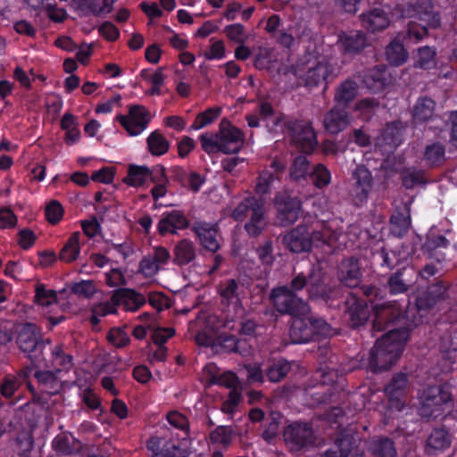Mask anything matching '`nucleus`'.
Listing matches in <instances>:
<instances>
[{"label":"nucleus","instance_id":"1","mask_svg":"<svg viewBox=\"0 0 457 457\" xmlns=\"http://www.w3.org/2000/svg\"><path fill=\"white\" fill-rule=\"evenodd\" d=\"M408 337L409 329L400 328L390 329L378 339L370 350L369 370L372 372H382L391 369L398 361Z\"/></svg>","mask_w":457,"mask_h":457},{"label":"nucleus","instance_id":"2","mask_svg":"<svg viewBox=\"0 0 457 457\" xmlns=\"http://www.w3.org/2000/svg\"><path fill=\"white\" fill-rule=\"evenodd\" d=\"M420 414L425 418H438L453 404L451 388L447 385L429 386L420 395Z\"/></svg>","mask_w":457,"mask_h":457},{"label":"nucleus","instance_id":"3","mask_svg":"<svg viewBox=\"0 0 457 457\" xmlns=\"http://www.w3.org/2000/svg\"><path fill=\"white\" fill-rule=\"evenodd\" d=\"M289 335L294 344H303L311 341L315 335H331V328L324 320L310 314L309 311L304 315L293 318Z\"/></svg>","mask_w":457,"mask_h":457},{"label":"nucleus","instance_id":"4","mask_svg":"<svg viewBox=\"0 0 457 457\" xmlns=\"http://www.w3.org/2000/svg\"><path fill=\"white\" fill-rule=\"evenodd\" d=\"M313 246L333 253L344 247L343 229L335 221L314 220L309 222Z\"/></svg>","mask_w":457,"mask_h":457},{"label":"nucleus","instance_id":"5","mask_svg":"<svg viewBox=\"0 0 457 457\" xmlns=\"http://www.w3.org/2000/svg\"><path fill=\"white\" fill-rule=\"evenodd\" d=\"M270 298L276 310L282 314H290L293 317L304 315L309 312V306L298 298L292 290L287 287L274 288Z\"/></svg>","mask_w":457,"mask_h":457},{"label":"nucleus","instance_id":"6","mask_svg":"<svg viewBox=\"0 0 457 457\" xmlns=\"http://www.w3.org/2000/svg\"><path fill=\"white\" fill-rule=\"evenodd\" d=\"M372 308L374 312L373 330L382 331L390 323L400 324L403 326V328H406L403 312L395 302H388L382 304L376 303Z\"/></svg>","mask_w":457,"mask_h":457},{"label":"nucleus","instance_id":"7","mask_svg":"<svg viewBox=\"0 0 457 457\" xmlns=\"http://www.w3.org/2000/svg\"><path fill=\"white\" fill-rule=\"evenodd\" d=\"M353 185L352 198L356 205L367 202L375 187V179L371 171L364 165H358L353 171Z\"/></svg>","mask_w":457,"mask_h":457},{"label":"nucleus","instance_id":"8","mask_svg":"<svg viewBox=\"0 0 457 457\" xmlns=\"http://www.w3.org/2000/svg\"><path fill=\"white\" fill-rule=\"evenodd\" d=\"M310 233L309 222L303 223L287 232L282 238L283 245L295 253H309L313 243Z\"/></svg>","mask_w":457,"mask_h":457},{"label":"nucleus","instance_id":"9","mask_svg":"<svg viewBox=\"0 0 457 457\" xmlns=\"http://www.w3.org/2000/svg\"><path fill=\"white\" fill-rule=\"evenodd\" d=\"M117 119L130 136H137L146 129L151 115L145 106L133 105L128 115H119Z\"/></svg>","mask_w":457,"mask_h":457},{"label":"nucleus","instance_id":"10","mask_svg":"<svg viewBox=\"0 0 457 457\" xmlns=\"http://www.w3.org/2000/svg\"><path fill=\"white\" fill-rule=\"evenodd\" d=\"M286 443L292 450H299L314 442L312 428L306 423H294L284 431Z\"/></svg>","mask_w":457,"mask_h":457},{"label":"nucleus","instance_id":"11","mask_svg":"<svg viewBox=\"0 0 457 457\" xmlns=\"http://www.w3.org/2000/svg\"><path fill=\"white\" fill-rule=\"evenodd\" d=\"M220 151L225 154L238 152L244 144V135L240 129L223 120L220 124Z\"/></svg>","mask_w":457,"mask_h":457},{"label":"nucleus","instance_id":"12","mask_svg":"<svg viewBox=\"0 0 457 457\" xmlns=\"http://www.w3.org/2000/svg\"><path fill=\"white\" fill-rule=\"evenodd\" d=\"M218 292L222 305L232 307L235 311L241 309V300L245 295L242 283L233 278L226 279L220 284Z\"/></svg>","mask_w":457,"mask_h":457},{"label":"nucleus","instance_id":"13","mask_svg":"<svg viewBox=\"0 0 457 457\" xmlns=\"http://www.w3.org/2000/svg\"><path fill=\"white\" fill-rule=\"evenodd\" d=\"M146 446L152 457H187V452L179 443L163 437H151Z\"/></svg>","mask_w":457,"mask_h":457},{"label":"nucleus","instance_id":"14","mask_svg":"<svg viewBox=\"0 0 457 457\" xmlns=\"http://www.w3.org/2000/svg\"><path fill=\"white\" fill-rule=\"evenodd\" d=\"M407 17L414 18L426 23L428 27L436 28L439 25V18L433 11L430 1H422L417 4H408L403 9Z\"/></svg>","mask_w":457,"mask_h":457},{"label":"nucleus","instance_id":"15","mask_svg":"<svg viewBox=\"0 0 457 457\" xmlns=\"http://www.w3.org/2000/svg\"><path fill=\"white\" fill-rule=\"evenodd\" d=\"M293 131V141L301 151L311 153L316 147V134L310 123H296Z\"/></svg>","mask_w":457,"mask_h":457},{"label":"nucleus","instance_id":"16","mask_svg":"<svg viewBox=\"0 0 457 457\" xmlns=\"http://www.w3.org/2000/svg\"><path fill=\"white\" fill-rule=\"evenodd\" d=\"M189 221L185 214L179 210L167 212L159 220L157 225L158 232L164 236L166 234H177L179 230L188 227Z\"/></svg>","mask_w":457,"mask_h":457},{"label":"nucleus","instance_id":"17","mask_svg":"<svg viewBox=\"0 0 457 457\" xmlns=\"http://www.w3.org/2000/svg\"><path fill=\"white\" fill-rule=\"evenodd\" d=\"M329 73V66L326 60H308L306 71L300 75L309 87L318 86L324 81Z\"/></svg>","mask_w":457,"mask_h":457},{"label":"nucleus","instance_id":"18","mask_svg":"<svg viewBox=\"0 0 457 457\" xmlns=\"http://www.w3.org/2000/svg\"><path fill=\"white\" fill-rule=\"evenodd\" d=\"M278 220L281 226L290 225L297 220L301 212V202L295 197L278 200Z\"/></svg>","mask_w":457,"mask_h":457},{"label":"nucleus","instance_id":"19","mask_svg":"<svg viewBox=\"0 0 457 457\" xmlns=\"http://www.w3.org/2000/svg\"><path fill=\"white\" fill-rule=\"evenodd\" d=\"M360 19L361 26L371 33L386 29L390 23L386 12L379 8H374L361 13Z\"/></svg>","mask_w":457,"mask_h":457},{"label":"nucleus","instance_id":"20","mask_svg":"<svg viewBox=\"0 0 457 457\" xmlns=\"http://www.w3.org/2000/svg\"><path fill=\"white\" fill-rule=\"evenodd\" d=\"M193 230L205 249L213 253L220 249V244L216 225L198 223Z\"/></svg>","mask_w":457,"mask_h":457},{"label":"nucleus","instance_id":"21","mask_svg":"<svg viewBox=\"0 0 457 457\" xmlns=\"http://www.w3.org/2000/svg\"><path fill=\"white\" fill-rule=\"evenodd\" d=\"M336 106L326 113L323 120L327 131L331 134H337L344 130L351 122L350 116L345 109Z\"/></svg>","mask_w":457,"mask_h":457},{"label":"nucleus","instance_id":"22","mask_svg":"<svg viewBox=\"0 0 457 457\" xmlns=\"http://www.w3.org/2000/svg\"><path fill=\"white\" fill-rule=\"evenodd\" d=\"M113 301L126 311L137 312L145 303V297L133 289L122 288L113 294Z\"/></svg>","mask_w":457,"mask_h":457},{"label":"nucleus","instance_id":"23","mask_svg":"<svg viewBox=\"0 0 457 457\" xmlns=\"http://www.w3.org/2000/svg\"><path fill=\"white\" fill-rule=\"evenodd\" d=\"M197 255L195 244L184 238L176 243L173 248V262L178 266H185L193 262Z\"/></svg>","mask_w":457,"mask_h":457},{"label":"nucleus","instance_id":"24","mask_svg":"<svg viewBox=\"0 0 457 457\" xmlns=\"http://www.w3.org/2000/svg\"><path fill=\"white\" fill-rule=\"evenodd\" d=\"M338 278L347 287H356L361 280L358 261L354 258L344 260L339 266Z\"/></svg>","mask_w":457,"mask_h":457},{"label":"nucleus","instance_id":"25","mask_svg":"<svg viewBox=\"0 0 457 457\" xmlns=\"http://www.w3.org/2000/svg\"><path fill=\"white\" fill-rule=\"evenodd\" d=\"M363 82L373 92H379L390 84V76L385 67L376 66L368 71Z\"/></svg>","mask_w":457,"mask_h":457},{"label":"nucleus","instance_id":"26","mask_svg":"<svg viewBox=\"0 0 457 457\" xmlns=\"http://www.w3.org/2000/svg\"><path fill=\"white\" fill-rule=\"evenodd\" d=\"M249 220L245 224V229L251 237H258L267 226L265 218V209L263 201L252 210V213L248 217Z\"/></svg>","mask_w":457,"mask_h":457},{"label":"nucleus","instance_id":"27","mask_svg":"<svg viewBox=\"0 0 457 457\" xmlns=\"http://www.w3.org/2000/svg\"><path fill=\"white\" fill-rule=\"evenodd\" d=\"M338 43L345 52L358 54L367 46L366 36L361 31H351L339 36Z\"/></svg>","mask_w":457,"mask_h":457},{"label":"nucleus","instance_id":"28","mask_svg":"<svg viewBox=\"0 0 457 457\" xmlns=\"http://www.w3.org/2000/svg\"><path fill=\"white\" fill-rule=\"evenodd\" d=\"M329 288L318 268H313L309 276V294L312 298L328 297Z\"/></svg>","mask_w":457,"mask_h":457},{"label":"nucleus","instance_id":"29","mask_svg":"<svg viewBox=\"0 0 457 457\" xmlns=\"http://www.w3.org/2000/svg\"><path fill=\"white\" fill-rule=\"evenodd\" d=\"M29 367H24L18 376H6L1 385V393L4 397H11L14 392L20 387L22 382L29 388Z\"/></svg>","mask_w":457,"mask_h":457},{"label":"nucleus","instance_id":"30","mask_svg":"<svg viewBox=\"0 0 457 457\" xmlns=\"http://www.w3.org/2000/svg\"><path fill=\"white\" fill-rule=\"evenodd\" d=\"M446 291V287L442 283H436L431 286L428 289V292L418 299V307L420 309L432 307L437 302L445 298Z\"/></svg>","mask_w":457,"mask_h":457},{"label":"nucleus","instance_id":"31","mask_svg":"<svg viewBox=\"0 0 457 457\" xmlns=\"http://www.w3.org/2000/svg\"><path fill=\"white\" fill-rule=\"evenodd\" d=\"M358 85L353 80H345L337 87L335 102L337 106L346 107L357 96Z\"/></svg>","mask_w":457,"mask_h":457},{"label":"nucleus","instance_id":"32","mask_svg":"<svg viewBox=\"0 0 457 457\" xmlns=\"http://www.w3.org/2000/svg\"><path fill=\"white\" fill-rule=\"evenodd\" d=\"M79 232H73L59 253V259L64 262H72L76 261L80 253Z\"/></svg>","mask_w":457,"mask_h":457},{"label":"nucleus","instance_id":"33","mask_svg":"<svg viewBox=\"0 0 457 457\" xmlns=\"http://www.w3.org/2000/svg\"><path fill=\"white\" fill-rule=\"evenodd\" d=\"M451 445L449 433L444 428L433 430L427 441V450L428 453L444 451Z\"/></svg>","mask_w":457,"mask_h":457},{"label":"nucleus","instance_id":"34","mask_svg":"<svg viewBox=\"0 0 457 457\" xmlns=\"http://www.w3.org/2000/svg\"><path fill=\"white\" fill-rule=\"evenodd\" d=\"M408 388V378L403 373L395 375L386 387V394L391 401L400 400Z\"/></svg>","mask_w":457,"mask_h":457},{"label":"nucleus","instance_id":"35","mask_svg":"<svg viewBox=\"0 0 457 457\" xmlns=\"http://www.w3.org/2000/svg\"><path fill=\"white\" fill-rule=\"evenodd\" d=\"M386 55L387 61L394 66H399L404 63L408 56L403 45L398 38L394 39L387 46Z\"/></svg>","mask_w":457,"mask_h":457},{"label":"nucleus","instance_id":"36","mask_svg":"<svg viewBox=\"0 0 457 457\" xmlns=\"http://www.w3.org/2000/svg\"><path fill=\"white\" fill-rule=\"evenodd\" d=\"M149 152L155 156L166 154L169 150L170 143L165 137L159 131H153L146 139Z\"/></svg>","mask_w":457,"mask_h":457},{"label":"nucleus","instance_id":"37","mask_svg":"<svg viewBox=\"0 0 457 457\" xmlns=\"http://www.w3.org/2000/svg\"><path fill=\"white\" fill-rule=\"evenodd\" d=\"M435 102L428 97L420 99L413 108V118L417 121H426L434 115Z\"/></svg>","mask_w":457,"mask_h":457},{"label":"nucleus","instance_id":"38","mask_svg":"<svg viewBox=\"0 0 457 457\" xmlns=\"http://www.w3.org/2000/svg\"><path fill=\"white\" fill-rule=\"evenodd\" d=\"M151 170L146 166L130 165L129 174L124 181L130 186L139 187L143 185L150 177Z\"/></svg>","mask_w":457,"mask_h":457},{"label":"nucleus","instance_id":"39","mask_svg":"<svg viewBox=\"0 0 457 457\" xmlns=\"http://www.w3.org/2000/svg\"><path fill=\"white\" fill-rule=\"evenodd\" d=\"M220 107H212L205 110L195 117L193 124L190 126V129L199 130L207 125L212 124L220 117Z\"/></svg>","mask_w":457,"mask_h":457},{"label":"nucleus","instance_id":"40","mask_svg":"<svg viewBox=\"0 0 457 457\" xmlns=\"http://www.w3.org/2000/svg\"><path fill=\"white\" fill-rule=\"evenodd\" d=\"M57 300L56 293L52 289H47L45 285L37 283L35 287L34 303L42 307H48L55 303Z\"/></svg>","mask_w":457,"mask_h":457},{"label":"nucleus","instance_id":"41","mask_svg":"<svg viewBox=\"0 0 457 457\" xmlns=\"http://www.w3.org/2000/svg\"><path fill=\"white\" fill-rule=\"evenodd\" d=\"M261 199H257L255 197H246L233 210L231 216L235 220H244L252 213V210H253L258 204L261 202Z\"/></svg>","mask_w":457,"mask_h":457},{"label":"nucleus","instance_id":"42","mask_svg":"<svg viewBox=\"0 0 457 457\" xmlns=\"http://www.w3.org/2000/svg\"><path fill=\"white\" fill-rule=\"evenodd\" d=\"M370 449L378 457H396L394 443L388 438H380L373 441Z\"/></svg>","mask_w":457,"mask_h":457},{"label":"nucleus","instance_id":"43","mask_svg":"<svg viewBox=\"0 0 457 457\" xmlns=\"http://www.w3.org/2000/svg\"><path fill=\"white\" fill-rule=\"evenodd\" d=\"M398 133V123L388 124L380 137L376 140V146L380 148L388 145V151H391L396 145L395 136Z\"/></svg>","mask_w":457,"mask_h":457},{"label":"nucleus","instance_id":"44","mask_svg":"<svg viewBox=\"0 0 457 457\" xmlns=\"http://www.w3.org/2000/svg\"><path fill=\"white\" fill-rule=\"evenodd\" d=\"M278 176L274 175L270 170H263L256 181L255 192L260 195L269 194L273 183L278 180Z\"/></svg>","mask_w":457,"mask_h":457},{"label":"nucleus","instance_id":"45","mask_svg":"<svg viewBox=\"0 0 457 457\" xmlns=\"http://www.w3.org/2000/svg\"><path fill=\"white\" fill-rule=\"evenodd\" d=\"M359 441L360 438L358 436H354L351 431H345L337 439L336 446L343 455L347 457L353 449L358 447Z\"/></svg>","mask_w":457,"mask_h":457},{"label":"nucleus","instance_id":"46","mask_svg":"<svg viewBox=\"0 0 457 457\" xmlns=\"http://www.w3.org/2000/svg\"><path fill=\"white\" fill-rule=\"evenodd\" d=\"M223 32L229 40L237 44H245L249 37L245 27L240 23L226 26Z\"/></svg>","mask_w":457,"mask_h":457},{"label":"nucleus","instance_id":"47","mask_svg":"<svg viewBox=\"0 0 457 457\" xmlns=\"http://www.w3.org/2000/svg\"><path fill=\"white\" fill-rule=\"evenodd\" d=\"M290 370V363L281 361L270 365L266 370V375L270 381L278 382L287 375Z\"/></svg>","mask_w":457,"mask_h":457},{"label":"nucleus","instance_id":"48","mask_svg":"<svg viewBox=\"0 0 457 457\" xmlns=\"http://www.w3.org/2000/svg\"><path fill=\"white\" fill-rule=\"evenodd\" d=\"M387 286L391 294L406 292L409 288V281L403 278V270H398L391 275Z\"/></svg>","mask_w":457,"mask_h":457},{"label":"nucleus","instance_id":"49","mask_svg":"<svg viewBox=\"0 0 457 457\" xmlns=\"http://www.w3.org/2000/svg\"><path fill=\"white\" fill-rule=\"evenodd\" d=\"M217 344L225 351V352H236L239 353H244V350L241 348V341L236 338L235 336L231 335H220L217 338Z\"/></svg>","mask_w":457,"mask_h":457},{"label":"nucleus","instance_id":"50","mask_svg":"<svg viewBox=\"0 0 457 457\" xmlns=\"http://www.w3.org/2000/svg\"><path fill=\"white\" fill-rule=\"evenodd\" d=\"M202 148L207 154L220 151V139L219 132L216 134L205 133L200 136Z\"/></svg>","mask_w":457,"mask_h":457},{"label":"nucleus","instance_id":"51","mask_svg":"<svg viewBox=\"0 0 457 457\" xmlns=\"http://www.w3.org/2000/svg\"><path fill=\"white\" fill-rule=\"evenodd\" d=\"M312 176L315 186L320 188L328 186L331 180L329 170L320 163L314 167Z\"/></svg>","mask_w":457,"mask_h":457},{"label":"nucleus","instance_id":"52","mask_svg":"<svg viewBox=\"0 0 457 457\" xmlns=\"http://www.w3.org/2000/svg\"><path fill=\"white\" fill-rule=\"evenodd\" d=\"M309 166L306 157H296L291 168L290 176L295 180L304 178L309 172Z\"/></svg>","mask_w":457,"mask_h":457},{"label":"nucleus","instance_id":"53","mask_svg":"<svg viewBox=\"0 0 457 457\" xmlns=\"http://www.w3.org/2000/svg\"><path fill=\"white\" fill-rule=\"evenodd\" d=\"M445 156V148L440 144H432L427 146L425 151L426 160L432 165L439 164L443 162Z\"/></svg>","mask_w":457,"mask_h":457},{"label":"nucleus","instance_id":"54","mask_svg":"<svg viewBox=\"0 0 457 457\" xmlns=\"http://www.w3.org/2000/svg\"><path fill=\"white\" fill-rule=\"evenodd\" d=\"M379 106V102L375 98H365L357 102L354 109L361 112L364 118H369Z\"/></svg>","mask_w":457,"mask_h":457},{"label":"nucleus","instance_id":"55","mask_svg":"<svg viewBox=\"0 0 457 457\" xmlns=\"http://www.w3.org/2000/svg\"><path fill=\"white\" fill-rule=\"evenodd\" d=\"M226 48L222 40L211 39L209 49L204 52V57L208 60H220L225 57Z\"/></svg>","mask_w":457,"mask_h":457},{"label":"nucleus","instance_id":"56","mask_svg":"<svg viewBox=\"0 0 457 457\" xmlns=\"http://www.w3.org/2000/svg\"><path fill=\"white\" fill-rule=\"evenodd\" d=\"M210 439L212 444L227 446L231 441V431L226 427H218L210 434Z\"/></svg>","mask_w":457,"mask_h":457},{"label":"nucleus","instance_id":"57","mask_svg":"<svg viewBox=\"0 0 457 457\" xmlns=\"http://www.w3.org/2000/svg\"><path fill=\"white\" fill-rule=\"evenodd\" d=\"M62 216L63 209L58 202L52 201L46 207V217L51 224H57L62 219Z\"/></svg>","mask_w":457,"mask_h":457},{"label":"nucleus","instance_id":"58","mask_svg":"<svg viewBox=\"0 0 457 457\" xmlns=\"http://www.w3.org/2000/svg\"><path fill=\"white\" fill-rule=\"evenodd\" d=\"M391 224L393 226V230L395 233L402 235V234L407 232V230L410 228V225H411L410 216L404 215L403 213H398V214L393 215L391 217Z\"/></svg>","mask_w":457,"mask_h":457},{"label":"nucleus","instance_id":"59","mask_svg":"<svg viewBox=\"0 0 457 457\" xmlns=\"http://www.w3.org/2000/svg\"><path fill=\"white\" fill-rule=\"evenodd\" d=\"M107 337L109 342L116 347H123L127 345L129 341L128 334L119 328H112Z\"/></svg>","mask_w":457,"mask_h":457},{"label":"nucleus","instance_id":"60","mask_svg":"<svg viewBox=\"0 0 457 457\" xmlns=\"http://www.w3.org/2000/svg\"><path fill=\"white\" fill-rule=\"evenodd\" d=\"M435 51L428 46L420 47L417 54V65L420 68H428L433 62Z\"/></svg>","mask_w":457,"mask_h":457},{"label":"nucleus","instance_id":"61","mask_svg":"<svg viewBox=\"0 0 457 457\" xmlns=\"http://www.w3.org/2000/svg\"><path fill=\"white\" fill-rule=\"evenodd\" d=\"M369 318L366 307L357 305L350 310V320L353 327H359L365 323Z\"/></svg>","mask_w":457,"mask_h":457},{"label":"nucleus","instance_id":"62","mask_svg":"<svg viewBox=\"0 0 457 457\" xmlns=\"http://www.w3.org/2000/svg\"><path fill=\"white\" fill-rule=\"evenodd\" d=\"M139 270L145 277L151 278L158 273L160 268L148 254L141 260L139 263Z\"/></svg>","mask_w":457,"mask_h":457},{"label":"nucleus","instance_id":"63","mask_svg":"<svg viewBox=\"0 0 457 457\" xmlns=\"http://www.w3.org/2000/svg\"><path fill=\"white\" fill-rule=\"evenodd\" d=\"M71 289L76 295L87 298L92 296L96 292V287L90 280H83L76 283Z\"/></svg>","mask_w":457,"mask_h":457},{"label":"nucleus","instance_id":"64","mask_svg":"<svg viewBox=\"0 0 457 457\" xmlns=\"http://www.w3.org/2000/svg\"><path fill=\"white\" fill-rule=\"evenodd\" d=\"M449 245V241L443 236L440 235H431L427 239L424 248L432 253V252L436 251L438 248H446Z\"/></svg>","mask_w":457,"mask_h":457}]
</instances>
